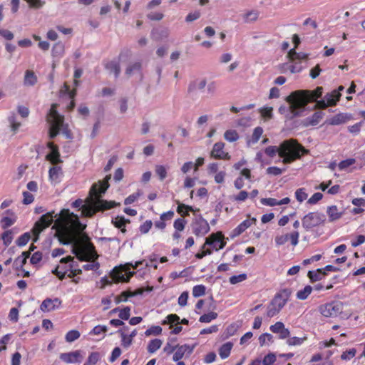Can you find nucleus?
I'll use <instances>...</instances> for the list:
<instances>
[{
	"label": "nucleus",
	"mask_w": 365,
	"mask_h": 365,
	"mask_svg": "<svg viewBox=\"0 0 365 365\" xmlns=\"http://www.w3.org/2000/svg\"><path fill=\"white\" fill-rule=\"evenodd\" d=\"M111 175H108L106 176L103 181H99L98 184H93L91 188L90 193L95 197L96 200L93 203L91 208H86L84 210V213L86 217H92L97 212L110 210L115 207L118 204L114 201H107L102 200V195L104 194L110 185L108 181L110 180Z\"/></svg>",
	"instance_id": "nucleus-1"
},
{
	"label": "nucleus",
	"mask_w": 365,
	"mask_h": 365,
	"mask_svg": "<svg viewBox=\"0 0 365 365\" xmlns=\"http://www.w3.org/2000/svg\"><path fill=\"white\" fill-rule=\"evenodd\" d=\"M299 93H291L289 96H287L285 101L291 104V109L285 115L284 118L286 120H292L297 117H301L304 115V112L306 110L305 102L302 100H299L296 95Z\"/></svg>",
	"instance_id": "nucleus-2"
},
{
	"label": "nucleus",
	"mask_w": 365,
	"mask_h": 365,
	"mask_svg": "<svg viewBox=\"0 0 365 365\" xmlns=\"http://www.w3.org/2000/svg\"><path fill=\"white\" fill-rule=\"evenodd\" d=\"M47 120L50 124L49 138L53 139L59 133L63 125V116L58 113L54 104L50 109Z\"/></svg>",
	"instance_id": "nucleus-3"
},
{
	"label": "nucleus",
	"mask_w": 365,
	"mask_h": 365,
	"mask_svg": "<svg viewBox=\"0 0 365 365\" xmlns=\"http://www.w3.org/2000/svg\"><path fill=\"white\" fill-rule=\"evenodd\" d=\"M279 155L284 156L297 153H302L307 154L308 150L300 145L295 139H289L284 140L278 147Z\"/></svg>",
	"instance_id": "nucleus-4"
},
{
	"label": "nucleus",
	"mask_w": 365,
	"mask_h": 365,
	"mask_svg": "<svg viewBox=\"0 0 365 365\" xmlns=\"http://www.w3.org/2000/svg\"><path fill=\"white\" fill-rule=\"evenodd\" d=\"M326 220V216L319 212H311L304 215L302 220V226L306 230L323 225Z\"/></svg>",
	"instance_id": "nucleus-5"
},
{
	"label": "nucleus",
	"mask_w": 365,
	"mask_h": 365,
	"mask_svg": "<svg viewBox=\"0 0 365 365\" xmlns=\"http://www.w3.org/2000/svg\"><path fill=\"white\" fill-rule=\"evenodd\" d=\"M344 304L339 301H333L319 307V312L325 317H336L343 311Z\"/></svg>",
	"instance_id": "nucleus-6"
},
{
	"label": "nucleus",
	"mask_w": 365,
	"mask_h": 365,
	"mask_svg": "<svg viewBox=\"0 0 365 365\" xmlns=\"http://www.w3.org/2000/svg\"><path fill=\"white\" fill-rule=\"evenodd\" d=\"M292 93H299V94L296 95V97L299 100L304 101L305 103V108H307V106L309 102L318 101V98H320L322 96L323 93V88L317 87L314 91L309 90H298L293 91Z\"/></svg>",
	"instance_id": "nucleus-7"
},
{
	"label": "nucleus",
	"mask_w": 365,
	"mask_h": 365,
	"mask_svg": "<svg viewBox=\"0 0 365 365\" xmlns=\"http://www.w3.org/2000/svg\"><path fill=\"white\" fill-rule=\"evenodd\" d=\"M56 217L57 215H55L54 211L48 212L43 215L40 219L35 222L31 232L34 234L41 233L43 230L48 227Z\"/></svg>",
	"instance_id": "nucleus-8"
},
{
	"label": "nucleus",
	"mask_w": 365,
	"mask_h": 365,
	"mask_svg": "<svg viewBox=\"0 0 365 365\" xmlns=\"http://www.w3.org/2000/svg\"><path fill=\"white\" fill-rule=\"evenodd\" d=\"M206 245H209L216 251L222 249L226 245L225 237L222 232L211 234L205 239V242L202 248L204 249Z\"/></svg>",
	"instance_id": "nucleus-9"
},
{
	"label": "nucleus",
	"mask_w": 365,
	"mask_h": 365,
	"mask_svg": "<svg viewBox=\"0 0 365 365\" xmlns=\"http://www.w3.org/2000/svg\"><path fill=\"white\" fill-rule=\"evenodd\" d=\"M340 97L341 93H339V91H332L330 93H327L323 99L317 101L315 108L325 109L328 106H336Z\"/></svg>",
	"instance_id": "nucleus-10"
},
{
	"label": "nucleus",
	"mask_w": 365,
	"mask_h": 365,
	"mask_svg": "<svg viewBox=\"0 0 365 365\" xmlns=\"http://www.w3.org/2000/svg\"><path fill=\"white\" fill-rule=\"evenodd\" d=\"M94 246L93 245L88 242L87 244L83 247L82 245H79L78 242H75V245L73 247L72 249V253L76 255V257L80 260V261H86L88 258V255L86 252V250H87L88 252H93L94 251Z\"/></svg>",
	"instance_id": "nucleus-11"
},
{
	"label": "nucleus",
	"mask_w": 365,
	"mask_h": 365,
	"mask_svg": "<svg viewBox=\"0 0 365 365\" xmlns=\"http://www.w3.org/2000/svg\"><path fill=\"white\" fill-rule=\"evenodd\" d=\"M210 225L206 220L200 215L192 223V232L196 236H202L210 231Z\"/></svg>",
	"instance_id": "nucleus-12"
},
{
	"label": "nucleus",
	"mask_w": 365,
	"mask_h": 365,
	"mask_svg": "<svg viewBox=\"0 0 365 365\" xmlns=\"http://www.w3.org/2000/svg\"><path fill=\"white\" fill-rule=\"evenodd\" d=\"M207 85V81L205 78L195 79L190 81L187 87V93L191 97H195L197 95V91L203 90Z\"/></svg>",
	"instance_id": "nucleus-13"
},
{
	"label": "nucleus",
	"mask_w": 365,
	"mask_h": 365,
	"mask_svg": "<svg viewBox=\"0 0 365 365\" xmlns=\"http://www.w3.org/2000/svg\"><path fill=\"white\" fill-rule=\"evenodd\" d=\"M352 118V115L347 113H340L326 120L325 124L338 125L346 123Z\"/></svg>",
	"instance_id": "nucleus-14"
},
{
	"label": "nucleus",
	"mask_w": 365,
	"mask_h": 365,
	"mask_svg": "<svg viewBox=\"0 0 365 365\" xmlns=\"http://www.w3.org/2000/svg\"><path fill=\"white\" fill-rule=\"evenodd\" d=\"M61 304V300L58 298H54L53 299L46 298L42 302L40 309L43 312H48L58 309Z\"/></svg>",
	"instance_id": "nucleus-15"
},
{
	"label": "nucleus",
	"mask_w": 365,
	"mask_h": 365,
	"mask_svg": "<svg viewBox=\"0 0 365 365\" xmlns=\"http://www.w3.org/2000/svg\"><path fill=\"white\" fill-rule=\"evenodd\" d=\"M324 115V113L322 111H317L314 113L312 115L303 119L301 122V125L305 128L309 126H315L319 123Z\"/></svg>",
	"instance_id": "nucleus-16"
},
{
	"label": "nucleus",
	"mask_w": 365,
	"mask_h": 365,
	"mask_svg": "<svg viewBox=\"0 0 365 365\" xmlns=\"http://www.w3.org/2000/svg\"><path fill=\"white\" fill-rule=\"evenodd\" d=\"M48 147L51 150V152L46 155V160L53 165L61 163L62 160L60 158L58 146L53 143H48Z\"/></svg>",
	"instance_id": "nucleus-17"
},
{
	"label": "nucleus",
	"mask_w": 365,
	"mask_h": 365,
	"mask_svg": "<svg viewBox=\"0 0 365 365\" xmlns=\"http://www.w3.org/2000/svg\"><path fill=\"white\" fill-rule=\"evenodd\" d=\"M225 143L222 142L216 143L212 150L211 155L216 159H227L230 158L228 153L224 151Z\"/></svg>",
	"instance_id": "nucleus-18"
},
{
	"label": "nucleus",
	"mask_w": 365,
	"mask_h": 365,
	"mask_svg": "<svg viewBox=\"0 0 365 365\" xmlns=\"http://www.w3.org/2000/svg\"><path fill=\"white\" fill-rule=\"evenodd\" d=\"M291 294V289L284 288L281 289L278 293L275 294L274 297L272 299V304H274L279 299H282V302L279 303V307H284L288 302Z\"/></svg>",
	"instance_id": "nucleus-19"
},
{
	"label": "nucleus",
	"mask_w": 365,
	"mask_h": 365,
	"mask_svg": "<svg viewBox=\"0 0 365 365\" xmlns=\"http://www.w3.org/2000/svg\"><path fill=\"white\" fill-rule=\"evenodd\" d=\"M59 358L66 363H76L81 362L82 356L80 350L71 351L68 353H62L60 354Z\"/></svg>",
	"instance_id": "nucleus-20"
},
{
	"label": "nucleus",
	"mask_w": 365,
	"mask_h": 365,
	"mask_svg": "<svg viewBox=\"0 0 365 365\" xmlns=\"http://www.w3.org/2000/svg\"><path fill=\"white\" fill-rule=\"evenodd\" d=\"M143 65L140 61L130 63L128 65L125 73L127 76L130 77L135 73H139L141 79L143 78Z\"/></svg>",
	"instance_id": "nucleus-21"
},
{
	"label": "nucleus",
	"mask_w": 365,
	"mask_h": 365,
	"mask_svg": "<svg viewBox=\"0 0 365 365\" xmlns=\"http://www.w3.org/2000/svg\"><path fill=\"white\" fill-rule=\"evenodd\" d=\"M256 222V218L252 217L250 220H245L242 222L237 227H235L232 230V233L231 235V237H235L241 235L243 232H245L248 227L251 226L253 222Z\"/></svg>",
	"instance_id": "nucleus-22"
},
{
	"label": "nucleus",
	"mask_w": 365,
	"mask_h": 365,
	"mask_svg": "<svg viewBox=\"0 0 365 365\" xmlns=\"http://www.w3.org/2000/svg\"><path fill=\"white\" fill-rule=\"evenodd\" d=\"M327 275V272L323 269H317V270H310L308 272L307 276L311 282H317L322 279Z\"/></svg>",
	"instance_id": "nucleus-23"
},
{
	"label": "nucleus",
	"mask_w": 365,
	"mask_h": 365,
	"mask_svg": "<svg viewBox=\"0 0 365 365\" xmlns=\"http://www.w3.org/2000/svg\"><path fill=\"white\" fill-rule=\"evenodd\" d=\"M112 223L115 227L120 229L121 232L125 233V225L130 223V220L125 219L123 216H117L112 220Z\"/></svg>",
	"instance_id": "nucleus-24"
},
{
	"label": "nucleus",
	"mask_w": 365,
	"mask_h": 365,
	"mask_svg": "<svg viewBox=\"0 0 365 365\" xmlns=\"http://www.w3.org/2000/svg\"><path fill=\"white\" fill-rule=\"evenodd\" d=\"M327 212L330 222L336 220L342 216V212H338V208L336 205L329 206Z\"/></svg>",
	"instance_id": "nucleus-25"
},
{
	"label": "nucleus",
	"mask_w": 365,
	"mask_h": 365,
	"mask_svg": "<svg viewBox=\"0 0 365 365\" xmlns=\"http://www.w3.org/2000/svg\"><path fill=\"white\" fill-rule=\"evenodd\" d=\"M233 344L230 341L226 342L222 344L219 349V354L221 359H227L230 354V351L232 349Z\"/></svg>",
	"instance_id": "nucleus-26"
},
{
	"label": "nucleus",
	"mask_w": 365,
	"mask_h": 365,
	"mask_svg": "<svg viewBox=\"0 0 365 365\" xmlns=\"http://www.w3.org/2000/svg\"><path fill=\"white\" fill-rule=\"evenodd\" d=\"M176 342V337L169 338L168 342L166 343L165 346L163 348V351L166 353L168 355H170L172 353H173L174 351L176 349L177 346H179L178 344H175Z\"/></svg>",
	"instance_id": "nucleus-27"
},
{
	"label": "nucleus",
	"mask_w": 365,
	"mask_h": 365,
	"mask_svg": "<svg viewBox=\"0 0 365 365\" xmlns=\"http://www.w3.org/2000/svg\"><path fill=\"white\" fill-rule=\"evenodd\" d=\"M65 51L64 44L58 41L56 43L52 48V56L55 58H61L63 56Z\"/></svg>",
	"instance_id": "nucleus-28"
},
{
	"label": "nucleus",
	"mask_w": 365,
	"mask_h": 365,
	"mask_svg": "<svg viewBox=\"0 0 365 365\" xmlns=\"http://www.w3.org/2000/svg\"><path fill=\"white\" fill-rule=\"evenodd\" d=\"M49 178L52 181H58L62 175V169L60 166H53L49 169Z\"/></svg>",
	"instance_id": "nucleus-29"
},
{
	"label": "nucleus",
	"mask_w": 365,
	"mask_h": 365,
	"mask_svg": "<svg viewBox=\"0 0 365 365\" xmlns=\"http://www.w3.org/2000/svg\"><path fill=\"white\" fill-rule=\"evenodd\" d=\"M37 81V78L35 73L29 70H27L24 76V84L26 86H34Z\"/></svg>",
	"instance_id": "nucleus-30"
},
{
	"label": "nucleus",
	"mask_w": 365,
	"mask_h": 365,
	"mask_svg": "<svg viewBox=\"0 0 365 365\" xmlns=\"http://www.w3.org/2000/svg\"><path fill=\"white\" fill-rule=\"evenodd\" d=\"M106 68L114 73L115 77L118 78L120 73V66L118 62L112 61L106 64Z\"/></svg>",
	"instance_id": "nucleus-31"
},
{
	"label": "nucleus",
	"mask_w": 365,
	"mask_h": 365,
	"mask_svg": "<svg viewBox=\"0 0 365 365\" xmlns=\"http://www.w3.org/2000/svg\"><path fill=\"white\" fill-rule=\"evenodd\" d=\"M162 344V341L159 339H152L148 345V351L150 354L155 352L158 349L160 348Z\"/></svg>",
	"instance_id": "nucleus-32"
},
{
	"label": "nucleus",
	"mask_w": 365,
	"mask_h": 365,
	"mask_svg": "<svg viewBox=\"0 0 365 365\" xmlns=\"http://www.w3.org/2000/svg\"><path fill=\"white\" fill-rule=\"evenodd\" d=\"M313 290V287L310 285H307L303 289H301L297 293V298L300 300H305Z\"/></svg>",
	"instance_id": "nucleus-33"
},
{
	"label": "nucleus",
	"mask_w": 365,
	"mask_h": 365,
	"mask_svg": "<svg viewBox=\"0 0 365 365\" xmlns=\"http://www.w3.org/2000/svg\"><path fill=\"white\" fill-rule=\"evenodd\" d=\"M262 133H263L262 128L259 127V126L256 127L254 129L251 139L247 141V144L250 145V143H252V144L257 143L258 142V140H259Z\"/></svg>",
	"instance_id": "nucleus-34"
},
{
	"label": "nucleus",
	"mask_w": 365,
	"mask_h": 365,
	"mask_svg": "<svg viewBox=\"0 0 365 365\" xmlns=\"http://www.w3.org/2000/svg\"><path fill=\"white\" fill-rule=\"evenodd\" d=\"M302 153H297L290 155H285L284 156H279L282 158V163L284 164H289L296 160L297 159H299L302 156Z\"/></svg>",
	"instance_id": "nucleus-35"
},
{
	"label": "nucleus",
	"mask_w": 365,
	"mask_h": 365,
	"mask_svg": "<svg viewBox=\"0 0 365 365\" xmlns=\"http://www.w3.org/2000/svg\"><path fill=\"white\" fill-rule=\"evenodd\" d=\"M282 308L283 307H278L276 304H272V300L267 307V316L269 318H272L277 315Z\"/></svg>",
	"instance_id": "nucleus-36"
},
{
	"label": "nucleus",
	"mask_w": 365,
	"mask_h": 365,
	"mask_svg": "<svg viewBox=\"0 0 365 365\" xmlns=\"http://www.w3.org/2000/svg\"><path fill=\"white\" fill-rule=\"evenodd\" d=\"M117 332L120 335L121 345L125 348L129 347L132 344L133 340L129 338L128 335L124 333L123 329H118Z\"/></svg>",
	"instance_id": "nucleus-37"
},
{
	"label": "nucleus",
	"mask_w": 365,
	"mask_h": 365,
	"mask_svg": "<svg viewBox=\"0 0 365 365\" xmlns=\"http://www.w3.org/2000/svg\"><path fill=\"white\" fill-rule=\"evenodd\" d=\"M1 239L4 246L8 247L13 240V230H8L1 234Z\"/></svg>",
	"instance_id": "nucleus-38"
},
{
	"label": "nucleus",
	"mask_w": 365,
	"mask_h": 365,
	"mask_svg": "<svg viewBox=\"0 0 365 365\" xmlns=\"http://www.w3.org/2000/svg\"><path fill=\"white\" fill-rule=\"evenodd\" d=\"M239 326L236 324L233 323L229 325L225 331L223 333V338L228 339L229 337L233 336L237 331Z\"/></svg>",
	"instance_id": "nucleus-39"
},
{
	"label": "nucleus",
	"mask_w": 365,
	"mask_h": 365,
	"mask_svg": "<svg viewBox=\"0 0 365 365\" xmlns=\"http://www.w3.org/2000/svg\"><path fill=\"white\" fill-rule=\"evenodd\" d=\"M224 138L228 142H235L238 140L239 135L235 130H227L224 133Z\"/></svg>",
	"instance_id": "nucleus-40"
},
{
	"label": "nucleus",
	"mask_w": 365,
	"mask_h": 365,
	"mask_svg": "<svg viewBox=\"0 0 365 365\" xmlns=\"http://www.w3.org/2000/svg\"><path fill=\"white\" fill-rule=\"evenodd\" d=\"M31 234L30 232H25L21 236L18 237V239L16 240V244L19 247H24L25 246L29 241L31 239Z\"/></svg>",
	"instance_id": "nucleus-41"
},
{
	"label": "nucleus",
	"mask_w": 365,
	"mask_h": 365,
	"mask_svg": "<svg viewBox=\"0 0 365 365\" xmlns=\"http://www.w3.org/2000/svg\"><path fill=\"white\" fill-rule=\"evenodd\" d=\"M307 337L306 336L303 337H289L287 341V344L289 346H299L302 344L304 341L307 340Z\"/></svg>",
	"instance_id": "nucleus-42"
},
{
	"label": "nucleus",
	"mask_w": 365,
	"mask_h": 365,
	"mask_svg": "<svg viewBox=\"0 0 365 365\" xmlns=\"http://www.w3.org/2000/svg\"><path fill=\"white\" fill-rule=\"evenodd\" d=\"M218 314L216 312H210L207 314H205L202 315L200 319L199 322L201 323H209L212 320L215 319L217 317Z\"/></svg>",
	"instance_id": "nucleus-43"
},
{
	"label": "nucleus",
	"mask_w": 365,
	"mask_h": 365,
	"mask_svg": "<svg viewBox=\"0 0 365 365\" xmlns=\"http://www.w3.org/2000/svg\"><path fill=\"white\" fill-rule=\"evenodd\" d=\"M206 287L202 284L195 285L192 288V295L194 297H200L205 294Z\"/></svg>",
	"instance_id": "nucleus-44"
},
{
	"label": "nucleus",
	"mask_w": 365,
	"mask_h": 365,
	"mask_svg": "<svg viewBox=\"0 0 365 365\" xmlns=\"http://www.w3.org/2000/svg\"><path fill=\"white\" fill-rule=\"evenodd\" d=\"M80 332L77 330H71L67 332L65 336V339L67 342H73L80 337Z\"/></svg>",
	"instance_id": "nucleus-45"
},
{
	"label": "nucleus",
	"mask_w": 365,
	"mask_h": 365,
	"mask_svg": "<svg viewBox=\"0 0 365 365\" xmlns=\"http://www.w3.org/2000/svg\"><path fill=\"white\" fill-rule=\"evenodd\" d=\"M162 331H163V329H162L161 327L152 326L145 331V335L146 336H148L150 335L158 336L162 333Z\"/></svg>",
	"instance_id": "nucleus-46"
},
{
	"label": "nucleus",
	"mask_w": 365,
	"mask_h": 365,
	"mask_svg": "<svg viewBox=\"0 0 365 365\" xmlns=\"http://www.w3.org/2000/svg\"><path fill=\"white\" fill-rule=\"evenodd\" d=\"M25 258H22L20 256L16 257L14 262L13 267L16 271L23 270L24 265L26 263Z\"/></svg>",
	"instance_id": "nucleus-47"
},
{
	"label": "nucleus",
	"mask_w": 365,
	"mask_h": 365,
	"mask_svg": "<svg viewBox=\"0 0 365 365\" xmlns=\"http://www.w3.org/2000/svg\"><path fill=\"white\" fill-rule=\"evenodd\" d=\"M175 350L176 351L173 354V360L174 361H180V359H182V357L185 354V348H183L182 345H179L178 346H177Z\"/></svg>",
	"instance_id": "nucleus-48"
},
{
	"label": "nucleus",
	"mask_w": 365,
	"mask_h": 365,
	"mask_svg": "<svg viewBox=\"0 0 365 365\" xmlns=\"http://www.w3.org/2000/svg\"><path fill=\"white\" fill-rule=\"evenodd\" d=\"M173 323H180V317L175 314H170L168 315L166 319L162 322V324L163 325Z\"/></svg>",
	"instance_id": "nucleus-49"
},
{
	"label": "nucleus",
	"mask_w": 365,
	"mask_h": 365,
	"mask_svg": "<svg viewBox=\"0 0 365 365\" xmlns=\"http://www.w3.org/2000/svg\"><path fill=\"white\" fill-rule=\"evenodd\" d=\"M155 173L159 176L160 180H163L167 177V170L165 166L161 165H155Z\"/></svg>",
	"instance_id": "nucleus-50"
},
{
	"label": "nucleus",
	"mask_w": 365,
	"mask_h": 365,
	"mask_svg": "<svg viewBox=\"0 0 365 365\" xmlns=\"http://www.w3.org/2000/svg\"><path fill=\"white\" fill-rule=\"evenodd\" d=\"M100 360V354L98 352H91L88 356L85 364L88 365H95Z\"/></svg>",
	"instance_id": "nucleus-51"
},
{
	"label": "nucleus",
	"mask_w": 365,
	"mask_h": 365,
	"mask_svg": "<svg viewBox=\"0 0 365 365\" xmlns=\"http://www.w3.org/2000/svg\"><path fill=\"white\" fill-rule=\"evenodd\" d=\"M77 262H72L69 264V271L70 274H68L69 278H73L75 276L78 274H81L82 273V270L81 269H75L74 267L77 266Z\"/></svg>",
	"instance_id": "nucleus-52"
},
{
	"label": "nucleus",
	"mask_w": 365,
	"mask_h": 365,
	"mask_svg": "<svg viewBox=\"0 0 365 365\" xmlns=\"http://www.w3.org/2000/svg\"><path fill=\"white\" fill-rule=\"evenodd\" d=\"M266 341L273 343V336L269 333H264L259 336V343L261 346H263L265 344Z\"/></svg>",
	"instance_id": "nucleus-53"
},
{
	"label": "nucleus",
	"mask_w": 365,
	"mask_h": 365,
	"mask_svg": "<svg viewBox=\"0 0 365 365\" xmlns=\"http://www.w3.org/2000/svg\"><path fill=\"white\" fill-rule=\"evenodd\" d=\"M276 361V356L274 353H269L267 354L261 363L262 365H274Z\"/></svg>",
	"instance_id": "nucleus-54"
},
{
	"label": "nucleus",
	"mask_w": 365,
	"mask_h": 365,
	"mask_svg": "<svg viewBox=\"0 0 365 365\" xmlns=\"http://www.w3.org/2000/svg\"><path fill=\"white\" fill-rule=\"evenodd\" d=\"M8 120L10 123V125H11V130L14 131V132H16L19 128L20 127V123H18L16 121V116L14 113H12L9 118H8Z\"/></svg>",
	"instance_id": "nucleus-55"
},
{
	"label": "nucleus",
	"mask_w": 365,
	"mask_h": 365,
	"mask_svg": "<svg viewBox=\"0 0 365 365\" xmlns=\"http://www.w3.org/2000/svg\"><path fill=\"white\" fill-rule=\"evenodd\" d=\"M55 237H58L59 242L63 245H68L73 241V238L66 235H63L59 233H56Z\"/></svg>",
	"instance_id": "nucleus-56"
},
{
	"label": "nucleus",
	"mask_w": 365,
	"mask_h": 365,
	"mask_svg": "<svg viewBox=\"0 0 365 365\" xmlns=\"http://www.w3.org/2000/svg\"><path fill=\"white\" fill-rule=\"evenodd\" d=\"M295 197L297 201L302 202L307 198L308 195L305 192V189L304 187H302L296 190Z\"/></svg>",
	"instance_id": "nucleus-57"
},
{
	"label": "nucleus",
	"mask_w": 365,
	"mask_h": 365,
	"mask_svg": "<svg viewBox=\"0 0 365 365\" xmlns=\"http://www.w3.org/2000/svg\"><path fill=\"white\" fill-rule=\"evenodd\" d=\"M247 279V274L243 273L238 275H233L230 277L229 282L232 284H235L241 282Z\"/></svg>",
	"instance_id": "nucleus-58"
},
{
	"label": "nucleus",
	"mask_w": 365,
	"mask_h": 365,
	"mask_svg": "<svg viewBox=\"0 0 365 365\" xmlns=\"http://www.w3.org/2000/svg\"><path fill=\"white\" fill-rule=\"evenodd\" d=\"M130 316V308L125 307L123 309H120L118 317L122 320L129 319Z\"/></svg>",
	"instance_id": "nucleus-59"
},
{
	"label": "nucleus",
	"mask_w": 365,
	"mask_h": 365,
	"mask_svg": "<svg viewBox=\"0 0 365 365\" xmlns=\"http://www.w3.org/2000/svg\"><path fill=\"white\" fill-rule=\"evenodd\" d=\"M355 161H356V160L354 158L346 159V160L341 161L339 163L338 167H339V170H345L346 168H349V166L352 165L355 163Z\"/></svg>",
	"instance_id": "nucleus-60"
},
{
	"label": "nucleus",
	"mask_w": 365,
	"mask_h": 365,
	"mask_svg": "<svg viewBox=\"0 0 365 365\" xmlns=\"http://www.w3.org/2000/svg\"><path fill=\"white\" fill-rule=\"evenodd\" d=\"M187 221L183 218H178L175 220L173 226L177 231H182Z\"/></svg>",
	"instance_id": "nucleus-61"
},
{
	"label": "nucleus",
	"mask_w": 365,
	"mask_h": 365,
	"mask_svg": "<svg viewBox=\"0 0 365 365\" xmlns=\"http://www.w3.org/2000/svg\"><path fill=\"white\" fill-rule=\"evenodd\" d=\"M153 222L150 220H146L143 225H141L139 227V230L141 234H146L149 232L150 228L152 227Z\"/></svg>",
	"instance_id": "nucleus-62"
},
{
	"label": "nucleus",
	"mask_w": 365,
	"mask_h": 365,
	"mask_svg": "<svg viewBox=\"0 0 365 365\" xmlns=\"http://www.w3.org/2000/svg\"><path fill=\"white\" fill-rule=\"evenodd\" d=\"M285 170H286V168L281 169L278 167L272 166V167H269L267 169V173L269 175H272L277 176V175H281L283 172L285 171Z\"/></svg>",
	"instance_id": "nucleus-63"
},
{
	"label": "nucleus",
	"mask_w": 365,
	"mask_h": 365,
	"mask_svg": "<svg viewBox=\"0 0 365 365\" xmlns=\"http://www.w3.org/2000/svg\"><path fill=\"white\" fill-rule=\"evenodd\" d=\"M16 222V219H11L9 217H4L1 220V227L3 229H6L9 227L11 226Z\"/></svg>",
	"instance_id": "nucleus-64"
}]
</instances>
